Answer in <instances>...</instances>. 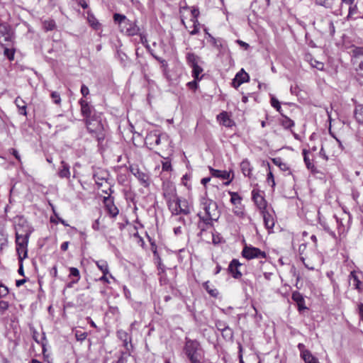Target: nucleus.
<instances>
[{"label": "nucleus", "mask_w": 363, "mask_h": 363, "mask_svg": "<svg viewBox=\"0 0 363 363\" xmlns=\"http://www.w3.org/2000/svg\"><path fill=\"white\" fill-rule=\"evenodd\" d=\"M4 48V55L10 60H13L14 59V53L15 49L13 48V45L10 46H1Z\"/></svg>", "instance_id": "nucleus-33"}, {"label": "nucleus", "mask_w": 363, "mask_h": 363, "mask_svg": "<svg viewBox=\"0 0 363 363\" xmlns=\"http://www.w3.org/2000/svg\"><path fill=\"white\" fill-rule=\"evenodd\" d=\"M329 33L330 35H333L335 33V28L333 21H330L328 23Z\"/></svg>", "instance_id": "nucleus-61"}, {"label": "nucleus", "mask_w": 363, "mask_h": 363, "mask_svg": "<svg viewBox=\"0 0 363 363\" xmlns=\"http://www.w3.org/2000/svg\"><path fill=\"white\" fill-rule=\"evenodd\" d=\"M192 68V77L196 80H201L202 79V76L200 77V74L203 72V69L199 65H195L191 67Z\"/></svg>", "instance_id": "nucleus-37"}, {"label": "nucleus", "mask_w": 363, "mask_h": 363, "mask_svg": "<svg viewBox=\"0 0 363 363\" xmlns=\"http://www.w3.org/2000/svg\"><path fill=\"white\" fill-rule=\"evenodd\" d=\"M349 282L355 289H357L359 291H362V283L354 271L350 272L349 276Z\"/></svg>", "instance_id": "nucleus-20"}, {"label": "nucleus", "mask_w": 363, "mask_h": 363, "mask_svg": "<svg viewBox=\"0 0 363 363\" xmlns=\"http://www.w3.org/2000/svg\"><path fill=\"white\" fill-rule=\"evenodd\" d=\"M358 311L360 319L363 321V303H360L358 304Z\"/></svg>", "instance_id": "nucleus-64"}, {"label": "nucleus", "mask_w": 363, "mask_h": 363, "mask_svg": "<svg viewBox=\"0 0 363 363\" xmlns=\"http://www.w3.org/2000/svg\"><path fill=\"white\" fill-rule=\"evenodd\" d=\"M108 196H104V203L105 205V207L110 215L111 217H116L119 211L118 208L115 206L113 203V198L111 197V194H106Z\"/></svg>", "instance_id": "nucleus-9"}, {"label": "nucleus", "mask_w": 363, "mask_h": 363, "mask_svg": "<svg viewBox=\"0 0 363 363\" xmlns=\"http://www.w3.org/2000/svg\"><path fill=\"white\" fill-rule=\"evenodd\" d=\"M204 287L206 289V290L208 291V293L213 297H216L218 294V291L214 289H210L208 285V283H205L204 284Z\"/></svg>", "instance_id": "nucleus-54"}, {"label": "nucleus", "mask_w": 363, "mask_h": 363, "mask_svg": "<svg viewBox=\"0 0 363 363\" xmlns=\"http://www.w3.org/2000/svg\"><path fill=\"white\" fill-rule=\"evenodd\" d=\"M153 57L160 62V64H161V67L162 68L164 73H166L168 67L167 62L165 60L156 55H153Z\"/></svg>", "instance_id": "nucleus-49"}, {"label": "nucleus", "mask_w": 363, "mask_h": 363, "mask_svg": "<svg viewBox=\"0 0 363 363\" xmlns=\"http://www.w3.org/2000/svg\"><path fill=\"white\" fill-rule=\"evenodd\" d=\"M183 350L190 363H203L204 352L197 340L186 337Z\"/></svg>", "instance_id": "nucleus-3"}, {"label": "nucleus", "mask_w": 363, "mask_h": 363, "mask_svg": "<svg viewBox=\"0 0 363 363\" xmlns=\"http://www.w3.org/2000/svg\"><path fill=\"white\" fill-rule=\"evenodd\" d=\"M240 168L242 174L245 176L250 177L252 167L247 160H242V162L240 163Z\"/></svg>", "instance_id": "nucleus-26"}, {"label": "nucleus", "mask_w": 363, "mask_h": 363, "mask_svg": "<svg viewBox=\"0 0 363 363\" xmlns=\"http://www.w3.org/2000/svg\"><path fill=\"white\" fill-rule=\"evenodd\" d=\"M252 199L259 210L264 211L267 208V201L264 198L255 190L252 191Z\"/></svg>", "instance_id": "nucleus-14"}, {"label": "nucleus", "mask_w": 363, "mask_h": 363, "mask_svg": "<svg viewBox=\"0 0 363 363\" xmlns=\"http://www.w3.org/2000/svg\"><path fill=\"white\" fill-rule=\"evenodd\" d=\"M221 334L223 337L228 340H232L233 337V331L229 326L222 330Z\"/></svg>", "instance_id": "nucleus-42"}, {"label": "nucleus", "mask_w": 363, "mask_h": 363, "mask_svg": "<svg viewBox=\"0 0 363 363\" xmlns=\"http://www.w3.org/2000/svg\"><path fill=\"white\" fill-rule=\"evenodd\" d=\"M13 43V32L8 24L0 23V45L10 46Z\"/></svg>", "instance_id": "nucleus-4"}, {"label": "nucleus", "mask_w": 363, "mask_h": 363, "mask_svg": "<svg viewBox=\"0 0 363 363\" xmlns=\"http://www.w3.org/2000/svg\"><path fill=\"white\" fill-rule=\"evenodd\" d=\"M81 93L83 96L86 97L89 94V88L86 85L82 84L81 86Z\"/></svg>", "instance_id": "nucleus-60"}, {"label": "nucleus", "mask_w": 363, "mask_h": 363, "mask_svg": "<svg viewBox=\"0 0 363 363\" xmlns=\"http://www.w3.org/2000/svg\"><path fill=\"white\" fill-rule=\"evenodd\" d=\"M304 352L302 359L304 360L305 363H320L318 359L315 357L311 352Z\"/></svg>", "instance_id": "nucleus-35"}, {"label": "nucleus", "mask_w": 363, "mask_h": 363, "mask_svg": "<svg viewBox=\"0 0 363 363\" xmlns=\"http://www.w3.org/2000/svg\"><path fill=\"white\" fill-rule=\"evenodd\" d=\"M162 171L169 172L172 170V164L169 161L162 162Z\"/></svg>", "instance_id": "nucleus-58"}, {"label": "nucleus", "mask_w": 363, "mask_h": 363, "mask_svg": "<svg viewBox=\"0 0 363 363\" xmlns=\"http://www.w3.org/2000/svg\"><path fill=\"white\" fill-rule=\"evenodd\" d=\"M357 13V6L356 4L354 5H350L349 8V12L348 15L347 16V20L350 21V19H352V16L356 14Z\"/></svg>", "instance_id": "nucleus-48"}, {"label": "nucleus", "mask_w": 363, "mask_h": 363, "mask_svg": "<svg viewBox=\"0 0 363 363\" xmlns=\"http://www.w3.org/2000/svg\"><path fill=\"white\" fill-rule=\"evenodd\" d=\"M281 114L282 118L280 120V123L285 129H289L294 126V122L293 120H291L286 116H284L283 113Z\"/></svg>", "instance_id": "nucleus-30"}, {"label": "nucleus", "mask_w": 363, "mask_h": 363, "mask_svg": "<svg viewBox=\"0 0 363 363\" xmlns=\"http://www.w3.org/2000/svg\"><path fill=\"white\" fill-rule=\"evenodd\" d=\"M201 206L204 211L205 215L202 216L201 213H198L200 220L203 221V224L206 226H212L213 222L218 220L220 217V211L217 203L211 199L202 198L201 199Z\"/></svg>", "instance_id": "nucleus-2"}, {"label": "nucleus", "mask_w": 363, "mask_h": 363, "mask_svg": "<svg viewBox=\"0 0 363 363\" xmlns=\"http://www.w3.org/2000/svg\"><path fill=\"white\" fill-rule=\"evenodd\" d=\"M229 194L231 196L230 202L233 204L236 205V204L240 203L241 197L239 196V194L238 193L229 191Z\"/></svg>", "instance_id": "nucleus-45"}, {"label": "nucleus", "mask_w": 363, "mask_h": 363, "mask_svg": "<svg viewBox=\"0 0 363 363\" xmlns=\"http://www.w3.org/2000/svg\"><path fill=\"white\" fill-rule=\"evenodd\" d=\"M208 38L211 39L212 45L220 52L225 50L227 45L225 40H223L222 38H216L211 34H208Z\"/></svg>", "instance_id": "nucleus-22"}, {"label": "nucleus", "mask_w": 363, "mask_h": 363, "mask_svg": "<svg viewBox=\"0 0 363 363\" xmlns=\"http://www.w3.org/2000/svg\"><path fill=\"white\" fill-rule=\"evenodd\" d=\"M291 298L294 301H295L298 306V310L301 312L303 310L307 309V307L305 306V300L303 296L298 291H294L292 293Z\"/></svg>", "instance_id": "nucleus-17"}, {"label": "nucleus", "mask_w": 363, "mask_h": 363, "mask_svg": "<svg viewBox=\"0 0 363 363\" xmlns=\"http://www.w3.org/2000/svg\"><path fill=\"white\" fill-rule=\"evenodd\" d=\"M113 21L116 23H118L120 26H122L123 24L125 26L128 23L129 19H128L123 14L116 13L113 14Z\"/></svg>", "instance_id": "nucleus-31"}, {"label": "nucleus", "mask_w": 363, "mask_h": 363, "mask_svg": "<svg viewBox=\"0 0 363 363\" xmlns=\"http://www.w3.org/2000/svg\"><path fill=\"white\" fill-rule=\"evenodd\" d=\"M352 56L357 58H359L361 60L363 59V48L362 47H354L352 50Z\"/></svg>", "instance_id": "nucleus-43"}, {"label": "nucleus", "mask_w": 363, "mask_h": 363, "mask_svg": "<svg viewBox=\"0 0 363 363\" xmlns=\"http://www.w3.org/2000/svg\"><path fill=\"white\" fill-rule=\"evenodd\" d=\"M264 225L267 229L273 228L274 225V220L273 216L266 210L262 211Z\"/></svg>", "instance_id": "nucleus-24"}, {"label": "nucleus", "mask_w": 363, "mask_h": 363, "mask_svg": "<svg viewBox=\"0 0 363 363\" xmlns=\"http://www.w3.org/2000/svg\"><path fill=\"white\" fill-rule=\"evenodd\" d=\"M228 227H230L232 229L233 232L235 233H237L238 230V225L230 219L228 220Z\"/></svg>", "instance_id": "nucleus-57"}, {"label": "nucleus", "mask_w": 363, "mask_h": 363, "mask_svg": "<svg viewBox=\"0 0 363 363\" xmlns=\"http://www.w3.org/2000/svg\"><path fill=\"white\" fill-rule=\"evenodd\" d=\"M51 98L53 100L54 103L56 104H60L61 102L60 95L57 91H52L51 93Z\"/></svg>", "instance_id": "nucleus-52"}, {"label": "nucleus", "mask_w": 363, "mask_h": 363, "mask_svg": "<svg viewBox=\"0 0 363 363\" xmlns=\"http://www.w3.org/2000/svg\"><path fill=\"white\" fill-rule=\"evenodd\" d=\"M163 195L172 214L188 215L191 213L189 202L186 199L177 196L174 187L170 186L168 189L164 190Z\"/></svg>", "instance_id": "nucleus-1"}, {"label": "nucleus", "mask_w": 363, "mask_h": 363, "mask_svg": "<svg viewBox=\"0 0 363 363\" xmlns=\"http://www.w3.org/2000/svg\"><path fill=\"white\" fill-rule=\"evenodd\" d=\"M235 77H236L237 79L240 81L242 84L249 80V75L247 72H245L243 69H242L239 72H238Z\"/></svg>", "instance_id": "nucleus-38"}, {"label": "nucleus", "mask_w": 363, "mask_h": 363, "mask_svg": "<svg viewBox=\"0 0 363 363\" xmlns=\"http://www.w3.org/2000/svg\"><path fill=\"white\" fill-rule=\"evenodd\" d=\"M125 26H126L125 33L129 36L136 35L140 33V28L136 25L135 22H132L129 20Z\"/></svg>", "instance_id": "nucleus-21"}, {"label": "nucleus", "mask_w": 363, "mask_h": 363, "mask_svg": "<svg viewBox=\"0 0 363 363\" xmlns=\"http://www.w3.org/2000/svg\"><path fill=\"white\" fill-rule=\"evenodd\" d=\"M29 237L30 235L16 233V250H27Z\"/></svg>", "instance_id": "nucleus-13"}, {"label": "nucleus", "mask_w": 363, "mask_h": 363, "mask_svg": "<svg viewBox=\"0 0 363 363\" xmlns=\"http://www.w3.org/2000/svg\"><path fill=\"white\" fill-rule=\"evenodd\" d=\"M86 125L89 133H98L103 130L101 121L94 117L91 119L86 120Z\"/></svg>", "instance_id": "nucleus-10"}, {"label": "nucleus", "mask_w": 363, "mask_h": 363, "mask_svg": "<svg viewBox=\"0 0 363 363\" xmlns=\"http://www.w3.org/2000/svg\"><path fill=\"white\" fill-rule=\"evenodd\" d=\"M117 335L120 340L123 342V346L125 350L129 351L132 349L133 345L131 344V338L128 336V333L124 330H118Z\"/></svg>", "instance_id": "nucleus-19"}, {"label": "nucleus", "mask_w": 363, "mask_h": 363, "mask_svg": "<svg viewBox=\"0 0 363 363\" xmlns=\"http://www.w3.org/2000/svg\"><path fill=\"white\" fill-rule=\"evenodd\" d=\"M69 276L74 277L73 283H77L80 279L79 271L75 267H70Z\"/></svg>", "instance_id": "nucleus-41"}, {"label": "nucleus", "mask_w": 363, "mask_h": 363, "mask_svg": "<svg viewBox=\"0 0 363 363\" xmlns=\"http://www.w3.org/2000/svg\"><path fill=\"white\" fill-rule=\"evenodd\" d=\"M117 363H135V360L134 357L130 354V350H125V352L121 353Z\"/></svg>", "instance_id": "nucleus-25"}, {"label": "nucleus", "mask_w": 363, "mask_h": 363, "mask_svg": "<svg viewBox=\"0 0 363 363\" xmlns=\"http://www.w3.org/2000/svg\"><path fill=\"white\" fill-rule=\"evenodd\" d=\"M199 80H196L194 79V80L191 81V82H189L187 85L190 88V89H197V86H198V84H197V82Z\"/></svg>", "instance_id": "nucleus-62"}, {"label": "nucleus", "mask_w": 363, "mask_h": 363, "mask_svg": "<svg viewBox=\"0 0 363 363\" xmlns=\"http://www.w3.org/2000/svg\"><path fill=\"white\" fill-rule=\"evenodd\" d=\"M186 62L187 64L191 67L198 65L199 57L194 53L188 52L186 54Z\"/></svg>", "instance_id": "nucleus-32"}, {"label": "nucleus", "mask_w": 363, "mask_h": 363, "mask_svg": "<svg viewBox=\"0 0 363 363\" xmlns=\"http://www.w3.org/2000/svg\"><path fill=\"white\" fill-rule=\"evenodd\" d=\"M272 161L275 165L278 166L281 170L286 171L289 169L287 164L282 161L281 158L275 157L272 159Z\"/></svg>", "instance_id": "nucleus-36"}, {"label": "nucleus", "mask_w": 363, "mask_h": 363, "mask_svg": "<svg viewBox=\"0 0 363 363\" xmlns=\"http://www.w3.org/2000/svg\"><path fill=\"white\" fill-rule=\"evenodd\" d=\"M58 171V176L60 178L68 179L70 177L69 165L65 161H62Z\"/></svg>", "instance_id": "nucleus-23"}, {"label": "nucleus", "mask_w": 363, "mask_h": 363, "mask_svg": "<svg viewBox=\"0 0 363 363\" xmlns=\"http://www.w3.org/2000/svg\"><path fill=\"white\" fill-rule=\"evenodd\" d=\"M354 118H355L356 121L359 123L363 124V105H362V104L356 105L354 111Z\"/></svg>", "instance_id": "nucleus-29"}, {"label": "nucleus", "mask_w": 363, "mask_h": 363, "mask_svg": "<svg viewBox=\"0 0 363 363\" xmlns=\"http://www.w3.org/2000/svg\"><path fill=\"white\" fill-rule=\"evenodd\" d=\"M316 4L324 6L325 8H332L333 2V0H315Z\"/></svg>", "instance_id": "nucleus-44"}, {"label": "nucleus", "mask_w": 363, "mask_h": 363, "mask_svg": "<svg viewBox=\"0 0 363 363\" xmlns=\"http://www.w3.org/2000/svg\"><path fill=\"white\" fill-rule=\"evenodd\" d=\"M108 176V174L106 172L99 171L94 174L93 178L99 189L106 186V189H102L103 193L111 194L113 190H112L111 185L107 181Z\"/></svg>", "instance_id": "nucleus-5"}, {"label": "nucleus", "mask_w": 363, "mask_h": 363, "mask_svg": "<svg viewBox=\"0 0 363 363\" xmlns=\"http://www.w3.org/2000/svg\"><path fill=\"white\" fill-rule=\"evenodd\" d=\"M43 28L46 30V31H50V30H52L55 28L56 27V24H55V22L54 20L52 19H49V20H45L43 22Z\"/></svg>", "instance_id": "nucleus-40"}, {"label": "nucleus", "mask_w": 363, "mask_h": 363, "mask_svg": "<svg viewBox=\"0 0 363 363\" xmlns=\"http://www.w3.org/2000/svg\"><path fill=\"white\" fill-rule=\"evenodd\" d=\"M96 265L104 274L108 273V264L105 261H98Z\"/></svg>", "instance_id": "nucleus-47"}, {"label": "nucleus", "mask_w": 363, "mask_h": 363, "mask_svg": "<svg viewBox=\"0 0 363 363\" xmlns=\"http://www.w3.org/2000/svg\"><path fill=\"white\" fill-rule=\"evenodd\" d=\"M129 170L139 180L141 185L145 187L149 186V175L147 173L141 171L138 165H130Z\"/></svg>", "instance_id": "nucleus-7"}, {"label": "nucleus", "mask_w": 363, "mask_h": 363, "mask_svg": "<svg viewBox=\"0 0 363 363\" xmlns=\"http://www.w3.org/2000/svg\"><path fill=\"white\" fill-rule=\"evenodd\" d=\"M242 255L247 259H266L267 257L265 251H242Z\"/></svg>", "instance_id": "nucleus-16"}, {"label": "nucleus", "mask_w": 363, "mask_h": 363, "mask_svg": "<svg viewBox=\"0 0 363 363\" xmlns=\"http://www.w3.org/2000/svg\"><path fill=\"white\" fill-rule=\"evenodd\" d=\"M75 337L78 341L82 342L86 338L87 333L82 332L81 330H77L75 333Z\"/></svg>", "instance_id": "nucleus-50"}, {"label": "nucleus", "mask_w": 363, "mask_h": 363, "mask_svg": "<svg viewBox=\"0 0 363 363\" xmlns=\"http://www.w3.org/2000/svg\"><path fill=\"white\" fill-rule=\"evenodd\" d=\"M88 21L90 26L95 30H98L100 27V23L95 16L91 13H88Z\"/></svg>", "instance_id": "nucleus-39"}, {"label": "nucleus", "mask_w": 363, "mask_h": 363, "mask_svg": "<svg viewBox=\"0 0 363 363\" xmlns=\"http://www.w3.org/2000/svg\"><path fill=\"white\" fill-rule=\"evenodd\" d=\"M217 120L219 123L228 128H231L235 125V122L230 118L228 113L223 111L217 116Z\"/></svg>", "instance_id": "nucleus-18"}, {"label": "nucleus", "mask_w": 363, "mask_h": 363, "mask_svg": "<svg viewBox=\"0 0 363 363\" xmlns=\"http://www.w3.org/2000/svg\"><path fill=\"white\" fill-rule=\"evenodd\" d=\"M79 104L81 106L82 114L86 118V120L91 119L94 117V116L92 115L94 108L86 101L81 99L79 100Z\"/></svg>", "instance_id": "nucleus-11"}, {"label": "nucleus", "mask_w": 363, "mask_h": 363, "mask_svg": "<svg viewBox=\"0 0 363 363\" xmlns=\"http://www.w3.org/2000/svg\"><path fill=\"white\" fill-rule=\"evenodd\" d=\"M165 135H160L156 131L150 132L145 138V144L152 148L154 146L159 145L162 139L166 138Z\"/></svg>", "instance_id": "nucleus-8"}, {"label": "nucleus", "mask_w": 363, "mask_h": 363, "mask_svg": "<svg viewBox=\"0 0 363 363\" xmlns=\"http://www.w3.org/2000/svg\"><path fill=\"white\" fill-rule=\"evenodd\" d=\"M308 151L306 150H303V160L304 162L308 169H310L311 172H315V168L314 164L311 162L308 156Z\"/></svg>", "instance_id": "nucleus-34"}, {"label": "nucleus", "mask_w": 363, "mask_h": 363, "mask_svg": "<svg viewBox=\"0 0 363 363\" xmlns=\"http://www.w3.org/2000/svg\"><path fill=\"white\" fill-rule=\"evenodd\" d=\"M271 105L272 107H274L277 111H279L280 113H281V107L280 105V102L278 101L277 99H276L274 96L271 97Z\"/></svg>", "instance_id": "nucleus-46"}, {"label": "nucleus", "mask_w": 363, "mask_h": 363, "mask_svg": "<svg viewBox=\"0 0 363 363\" xmlns=\"http://www.w3.org/2000/svg\"><path fill=\"white\" fill-rule=\"evenodd\" d=\"M211 175L214 177L220 178L223 179H227L228 181L224 183L225 185H229L233 180V177L230 178V172L225 170L215 169L212 167H209Z\"/></svg>", "instance_id": "nucleus-12"}, {"label": "nucleus", "mask_w": 363, "mask_h": 363, "mask_svg": "<svg viewBox=\"0 0 363 363\" xmlns=\"http://www.w3.org/2000/svg\"><path fill=\"white\" fill-rule=\"evenodd\" d=\"M191 15H192V16L194 18L193 20L197 19V18H198V16H199V13H200L199 9L196 8V7H193L191 11Z\"/></svg>", "instance_id": "nucleus-59"}, {"label": "nucleus", "mask_w": 363, "mask_h": 363, "mask_svg": "<svg viewBox=\"0 0 363 363\" xmlns=\"http://www.w3.org/2000/svg\"><path fill=\"white\" fill-rule=\"evenodd\" d=\"M240 265L241 264L238 259H233L228 266V270L235 279H239L242 277V273L238 269Z\"/></svg>", "instance_id": "nucleus-15"}, {"label": "nucleus", "mask_w": 363, "mask_h": 363, "mask_svg": "<svg viewBox=\"0 0 363 363\" xmlns=\"http://www.w3.org/2000/svg\"><path fill=\"white\" fill-rule=\"evenodd\" d=\"M9 307V303L5 301H0V313L4 314Z\"/></svg>", "instance_id": "nucleus-53"}, {"label": "nucleus", "mask_w": 363, "mask_h": 363, "mask_svg": "<svg viewBox=\"0 0 363 363\" xmlns=\"http://www.w3.org/2000/svg\"><path fill=\"white\" fill-rule=\"evenodd\" d=\"M228 326V325L223 320H217L216 321V327L220 332L225 329Z\"/></svg>", "instance_id": "nucleus-51"}, {"label": "nucleus", "mask_w": 363, "mask_h": 363, "mask_svg": "<svg viewBox=\"0 0 363 363\" xmlns=\"http://www.w3.org/2000/svg\"><path fill=\"white\" fill-rule=\"evenodd\" d=\"M268 165V167L269 169H270V165L268 163L267 164ZM267 182L269 184L270 182L272 183L271 186L272 187H274L275 186V182H274V175L272 174V172L269 170V172L267 174Z\"/></svg>", "instance_id": "nucleus-55"}, {"label": "nucleus", "mask_w": 363, "mask_h": 363, "mask_svg": "<svg viewBox=\"0 0 363 363\" xmlns=\"http://www.w3.org/2000/svg\"><path fill=\"white\" fill-rule=\"evenodd\" d=\"M14 102L19 110V113L22 114L23 116H26L27 115V111H26L27 106H26V102L19 96L16 97Z\"/></svg>", "instance_id": "nucleus-27"}, {"label": "nucleus", "mask_w": 363, "mask_h": 363, "mask_svg": "<svg viewBox=\"0 0 363 363\" xmlns=\"http://www.w3.org/2000/svg\"><path fill=\"white\" fill-rule=\"evenodd\" d=\"M13 223L16 233L30 235L33 231V227L23 216L15 217Z\"/></svg>", "instance_id": "nucleus-6"}, {"label": "nucleus", "mask_w": 363, "mask_h": 363, "mask_svg": "<svg viewBox=\"0 0 363 363\" xmlns=\"http://www.w3.org/2000/svg\"><path fill=\"white\" fill-rule=\"evenodd\" d=\"M9 294V289L2 284H0V298L6 296Z\"/></svg>", "instance_id": "nucleus-56"}, {"label": "nucleus", "mask_w": 363, "mask_h": 363, "mask_svg": "<svg viewBox=\"0 0 363 363\" xmlns=\"http://www.w3.org/2000/svg\"><path fill=\"white\" fill-rule=\"evenodd\" d=\"M357 70L359 72L360 75L363 76V58L361 60H359Z\"/></svg>", "instance_id": "nucleus-63"}, {"label": "nucleus", "mask_w": 363, "mask_h": 363, "mask_svg": "<svg viewBox=\"0 0 363 363\" xmlns=\"http://www.w3.org/2000/svg\"><path fill=\"white\" fill-rule=\"evenodd\" d=\"M19 260V268L18 272L20 275L24 276L23 260L28 257V251H17Z\"/></svg>", "instance_id": "nucleus-28"}]
</instances>
